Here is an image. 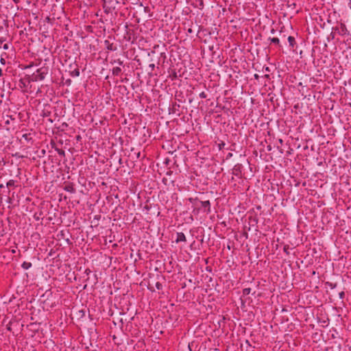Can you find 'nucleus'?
<instances>
[{
	"label": "nucleus",
	"instance_id": "23",
	"mask_svg": "<svg viewBox=\"0 0 351 351\" xmlns=\"http://www.w3.org/2000/svg\"><path fill=\"white\" fill-rule=\"evenodd\" d=\"M9 47H9V45H8V44H7V43L4 44V45H3V49H5V50H8V49H9Z\"/></svg>",
	"mask_w": 351,
	"mask_h": 351
},
{
	"label": "nucleus",
	"instance_id": "29",
	"mask_svg": "<svg viewBox=\"0 0 351 351\" xmlns=\"http://www.w3.org/2000/svg\"><path fill=\"white\" fill-rule=\"evenodd\" d=\"M149 66L152 68V70H153L155 67L154 64H150Z\"/></svg>",
	"mask_w": 351,
	"mask_h": 351
},
{
	"label": "nucleus",
	"instance_id": "40",
	"mask_svg": "<svg viewBox=\"0 0 351 351\" xmlns=\"http://www.w3.org/2000/svg\"><path fill=\"white\" fill-rule=\"evenodd\" d=\"M278 141H279V143H281V144H282V142H283V141H282V139H280V138Z\"/></svg>",
	"mask_w": 351,
	"mask_h": 351
},
{
	"label": "nucleus",
	"instance_id": "25",
	"mask_svg": "<svg viewBox=\"0 0 351 351\" xmlns=\"http://www.w3.org/2000/svg\"><path fill=\"white\" fill-rule=\"evenodd\" d=\"M29 134H25L23 135V138H24L25 140H29Z\"/></svg>",
	"mask_w": 351,
	"mask_h": 351
},
{
	"label": "nucleus",
	"instance_id": "24",
	"mask_svg": "<svg viewBox=\"0 0 351 351\" xmlns=\"http://www.w3.org/2000/svg\"><path fill=\"white\" fill-rule=\"evenodd\" d=\"M115 62H117L119 65H122L123 62L122 60H121L120 59H118L117 60L114 61Z\"/></svg>",
	"mask_w": 351,
	"mask_h": 351
},
{
	"label": "nucleus",
	"instance_id": "14",
	"mask_svg": "<svg viewBox=\"0 0 351 351\" xmlns=\"http://www.w3.org/2000/svg\"><path fill=\"white\" fill-rule=\"evenodd\" d=\"M251 293V289L250 288H245L243 289V295H247Z\"/></svg>",
	"mask_w": 351,
	"mask_h": 351
},
{
	"label": "nucleus",
	"instance_id": "17",
	"mask_svg": "<svg viewBox=\"0 0 351 351\" xmlns=\"http://www.w3.org/2000/svg\"><path fill=\"white\" fill-rule=\"evenodd\" d=\"M56 150L57 151L58 154L60 155V156H64L65 154V152L64 150L61 149H58L56 148Z\"/></svg>",
	"mask_w": 351,
	"mask_h": 351
},
{
	"label": "nucleus",
	"instance_id": "6",
	"mask_svg": "<svg viewBox=\"0 0 351 351\" xmlns=\"http://www.w3.org/2000/svg\"><path fill=\"white\" fill-rule=\"evenodd\" d=\"M64 190L71 193H75V189L73 183H68L64 186Z\"/></svg>",
	"mask_w": 351,
	"mask_h": 351
},
{
	"label": "nucleus",
	"instance_id": "45",
	"mask_svg": "<svg viewBox=\"0 0 351 351\" xmlns=\"http://www.w3.org/2000/svg\"><path fill=\"white\" fill-rule=\"evenodd\" d=\"M9 202H11V198L8 197Z\"/></svg>",
	"mask_w": 351,
	"mask_h": 351
},
{
	"label": "nucleus",
	"instance_id": "41",
	"mask_svg": "<svg viewBox=\"0 0 351 351\" xmlns=\"http://www.w3.org/2000/svg\"><path fill=\"white\" fill-rule=\"evenodd\" d=\"M271 32L272 34H274V33L275 32V30H274V29H272L271 30Z\"/></svg>",
	"mask_w": 351,
	"mask_h": 351
},
{
	"label": "nucleus",
	"instance_id": "37",
	"mask_svg": "<svg viewBox=\"0 0 351 351\" xmlns=\"http://www.w3.org/2000/svg\"><path fill=\"white\" fill-rule=\"evenodd\" d=\"M140 157H141V153H140V152H138V153L137 154V158H139Z\"/></svg>",
	"mask_w": 351,
	"mask_h": 351
},
{
	"label": "nucleus",
	"instance_id": "16",
	"mask_svg": "<svg viewBox=\"0 0 351 351\" xmlns=\"http://www.w3.org/2000/svg\"><path fill=\"white\" fill-rule=\"evenodd\" d=\"M7 34L5 36H0V45H2L7 40Z\"/></svg>",
	"mask_w": 351,
	"mask_h": 351
},
{
	"label": "nucleus",
	"instance_id": "18",
	"mask_svg": "<svg viewBox=\"0 0 351 351\" xmlns=\"http://www.w3.org/2000/svg\"><path fill=\"white\" fill-rule=\"evenodd\" d=\"M283 250L284 252L287 254H289V245H286L284 246V248H283Z\"/></svg>",
	"mask_w": 351,
	"mask_h": 351
},
{
	"label": "nucleus",
	"instance_id": "42",
	"mask_svg": "<svg viewBox=\"0 0 351 351\" xmlns=\"http://www.w3.org/2000/svg\"><path fill=\"white\" fill-rule=\"evenodd\" d=\"M3 185L2 184H0V188H3Z\"/></svg>",
	"mask_w": 351,
	"mask_h": 351
},
{
	"label": "nucleus",
	"instance_id": "8",
	"mask_svg": "<svg viewBox=\"0 0 351 351\" xmlns=\"http://www.w3.org/2000/svg\"><path fill=\"white\" fill-rule=\"evenodd\" d=\"M186 237L183 232H178L177 233V239L176 240V243H179L181 241H186Z\"/></svg>",
	"mask_w": 351,
	"mask_h": 351
},
{
	"label": "nucleus",
	"instance_id": "5",
	"mask_svg": "<svg viewBox=\"0 0 351 351\" xmlns=\"http://www.w3.org/2000/svg\"><path fill=\"white\" fill-rule=\"evenodd\" d=\"M201 206L206 209L207 213H210V202L209 200L200 201Z\"/></svg>",
	"mask_w": 351,
	"mask_h": 351
},
{
	"label": "nucleus",
	"instance_id": "19",
	"mask_svg": "<svg viewBox=\"0 0 351 351\" xmlns=\"http://www.w3.org/2000/svg\"><path fill=\"white\" fill-rule=\"evenodd\" d=\"M156 289H157L158 290H160V289H162V284H161L160 282H157L156 283Z\"/></svg>",
	"mask_w": 351,
	"mask_h": 351
},
{
	"label": "nucleus",
	"instance_id": "21",
	"mask_svg": "<svg viewBox=\"0 0 351 351\" xmlns=\"http://www.w3.org/2000/svg\"><path fill=\"white\" fill-rule=\"evenodd\" d=\"M73 75L75 76H79L80 75V71L78 69H75L73 71Z\"/></svg>",
	"mask_w": 351,
	"mask_h": 351
},
{
	"label": "nucleus",
	"instance_id": "46",
	"mask_svg": "<svg viewBox=\"0 0 351 351\" xmlns=\"http://www.w3.org/2000/svg\"><path fill=\"white\" fill-rule=\"evenodd\" d=\"M192 30L191 29H189V32H191Z\"/></svg>",
	"mask_w": 351,
	"mask_h": 351
},
{
	"label": "nucleus",
	"instance_id": "22",
	"mask_svg": "<svg viewBox=\"0 0 351 351\" xmlns=\"http://www.w3.org/2000/svg\"><path fill=\"white\" fill-rule=\"evenodd\" d=\"M339 298L343 300L345 297V293L344 291H341L339 293Z\"/></svg>",
	"mask_w": 351,
	"mask_h": 351
},
{
	"label": "nucleus",
	"instance_id": "38",
	"mask_svg": "<svg viewBox=\"0 0 351 351\" xmlns=\"http://www.w3.org/2000/svg\"><path fill=\"white\" fill-rule=\"evenodd\" d=\"M0 202H2V197H1V194L0 193Z\"/></svg>",
	"mask_w": 351,
	"mask_h": 351
},
{
	"label": "nucleus",
	"instance_id": "35",
	"mask_svg": "<svg viewBox=\"0 0 351 351\" xmlns=\"http://www.w3.org/2000/svg\"><path fill=\"white\" fill-rule=\"evenodd\" d=\"M3 30V26L0 25V32H2Z\"/></svg>",
	"mask_w": 351,
	"mask_h": 351
},
{
	"label": "nucleus",
	"instance_id": "11",
	"mask_svg": "<svg viewBox=\"0 0 351 351\" xmlns=\"http://www.w3.org/2000/svg\"><path fill=\"white\" fill-rule=\"evenodd\" d=\"M32 266V264L30 262H26V261H24L21 265L23 269H24L25 270L29 269Z\"/></svg>",
	"mask_w": 351,
	"mask_h": 351
},
{
	"label": "nucleus",
	"instance_id": "2",
	"mask_svg": "<svg viewBox=\"0 0 351 351\" xmlns=\"http://www.w3.org/2000/svg\"><path fill=\"white\" fill-rule=\"evenodd\" d=\"M242 169L243 166L241 164H237L234 166L232 169V174L238 178H241L242 176Z\"/></svg>",
	"mask_w": 351,
	"mask_h": 351
},
{
	"label": "nucleus",
	"instance_id": "47",
	"mask_svg": "<svg viewBox=\"0 0 351 351\" xmlns=\"http://www.w3.org/2000/svg\"><path fill=\"white\" fill-rule=\"evenodd\" d=\"M192 200H193V199H192V198H190V199H189V201H190V202H192Z\"/></svg>",
	"mask_w": 351,
	"mask_h": 351
},
{
	"label": "nucleus",
	"instance_id": "31",
	"mask_svg": "<svg viewBox=\"0 0 351 351\" xmlns=\"http://www.w3.org/2000/svg\"><path fill=\"white\" fill-rule=\"evenodd\" d=\"M10 120H9V119L6 120V121H5V123L6 125H9V124H10Z\"/></svg>",
	"mask_w": 351,
	"mask_h": 351
},
{
	"label": "nucleus",
	"instance_id": "10",
	"mask_svg": "<svg viewBox=\"0 0 351 351\" xmlns=\"http://www.w3.org/2000/svg\"><path fill=\"white\" fill-rule=\"evenodd\" d=\"M112 75H113L117 76V75H119L121 73V69L120 67H118V66L114 67V68L112 69Z\"/></svg>",
	"mask_w": 351,
	"mask_h": 351
},
{
	"label": "nucleus",
	"instance_id": "28",
	"mask_svg": "<svg viewBox=\"0 0 351 351\" xmlns=\"http://www.w3.org/2000/svg\"><path fill=\"white\" fill-rule=\"evenodd\" d=\"M19 82H20V84H21L23 85V86H25V84L24 83L23 80L21 79V80H20Z\"/></svg>",
	"mask_w": 351,
	"mask_h": 351
},
{
	"label": "nucleus",
	"instance_id": "39",
	"mask_svg": "<svg viewBox=\"0 0 351 351\" xmlns=\"http://www.w3.org/2000/svg\"><path fill=\"white\" fill-rule=\"evenodd\" d=\"M16 3H18L19 2V0H13Z\"/></svg>",
	"mask_w": 351,
	"mask_h": 351
},
{
	"label": "nucleus",
	"instance_id": "20",
	"mask_svg": "<svg viewBox=\"0 0 351 351\" xmlns=\"http://www.w3.org/2000/svg\"><path fill=\"white\" fill-rule=\"evenodd\" d=\"M207 97V95L205 92H202L200 94H199V97L200 98H202V99H205Z\"/></svg>",
	"mask_w": 351,
	"mask_h": 351
},
{
	"label": "nucleus",
	"instance_id": "30",
	"mask_svg": "<svg viewBox=\"0 0 351 351\" xmlns=\"http://www.w3.org/2000/svg\"><path fill=\"white\" fill-rule=\"evenodd\" d=\"M3 24H4L5 25H6V26H8V21H7L6 20H4V21H3Z\"/></svg>",
	"mask_w": 351,
	"mask_h": 351
},
{
	"label": "nucleus",
	"instance_id": "1",
	"mask_svg": "<svg viewBox=\"0 0 351 351\" xmlns=\"http://www.w3.org/2000/svg\"><path fill=\"white\" fill-rule=\"evenodd\" d=\"M49 68L47 66H42L38 69L32 75H28L29 82H37L43 80L48 74Z\"/></svg>",
	"mask_w": 351,
	"mask_h": 351
},
{
	"label": "nucleus",
	"instance_id": "36",
	"mask_svg": "<svg viewBox=\"0 0 351 351\" xmlns=\"http://www.w3.org/2000/svg\"><path fill=\"white\" fill-rule=\"evenodd\" d=\"M3 75V71L1 69H0V76Z\"/></svg>",
	"mask_w": 351,
	"mask_h": 351
},
{
	"label": "nucleus",
	"instance_id": "4",
	"mask_svg": "<svg viewBox=\"0 0 351 351\" xmlns=\"http://www.w3.org/2000/svg\"><path fill=\"white\" fill-rule=\"evenodd\" d=\"M337 30L338 31V34L340 35H346L349 34L348 31L346 27V25L343 23L340 25L339 27L337 28Z\"/></svg>",
	"mask_w": 351,
	"mask_h": 351
},
{
	"label": "nucleus",
	"instance_id": "7",
	"mask_svg": "<svg viewBox=\"0 0 351 351\" xmlns=\"http://www.w3.org/2000/svg\"><path fill=\"white\" fill-rule=\"evenodd\" d=\"M104 43H105V45L108 50H109V51H116L117 50V47L114 46L113 43H110L109 40H106L104 41Z\"/></svg>",
	"mask_w": 351,
	"mask_h": 351
},
{
	"label": "nucleus",
	"instance_id": "9",
	"mask_svg": "<svg viewBox=\"0 0 351 351\" xmlns=\"http://www.w3.org/2000/svg\"><path fill=\"white\" fill-rule=\"evenodd\" d=\"M288 42L289 44V47L292 49H293L296 46V41L293 36H289L288 37Z\"/></svg>",
	"mask_w": 351,
	"mask_h": 351
},
{
	"label": "nucleus",
	"instance_id": "27",
	"mask_svg": "<svg viewBox=\"0 0 351 351\" xmlns=\"http://www.w3.org/2000/svg\"><path fill=\"white\" fill-rule=\"evenodd\" d=\"M0 62L2 64H5V60L3 58H1Z\"/></svg>",
	"mask_w": 351,
	"mask_h": 351
},
{
	"label": "nucleus",
	"instance_id": "43",
	"mask_svg": "<svg viewBox=\"0 0 351 351\" xmlns=\"http://www.w3.org/2000/svg\"><path fill=\"white\" fill-rule=\"evenodd\" d=\"M271 147L270 146H268V150H271Z\"/></svg>",
	"mask_w": 351,
	"mask_h": 351
},
{
	"label": "nucleus",
	"instance_id": "13",
	"mask_svg": "<svg viewBox=\"0 0 351 351\" xmlns=\"http://www.w3.org/2000/svg\"><path fill=\"white\" fill-rule=\"evenodd\" d=\"M15 182H16V181H15V180H10L7 182L6 185H7V186H8V187L15 186Z\"/></svg>",
	"mask_w": 351,
	"mask_h": 351
},
{
	"label": "nucleus",
	"instance_id": "12",
	"mask_svg": "<svg viewBox=\"0 0 351 351\" xmlns=\"http://www.w3.org/2000/svg\"><path fill=\"white\" fill-rule=\"evenodd\" d=\"M269 40L271 41V43L279 45L280 40L278 38H269Z\"/></svg>",
	"mask_w": 351,
	"mask_h": 351
},
{
	"label": "nucleus",
	"instance_id": "33",
	"mask_svg": "<svg viewBox=\"0 0 351 351\" xmlns=\"http://www.w3.org/2000/svg\"><path fill=\"white\" fill-rule=\"evenodd\" d=\"M258 77H259V75L258 74H254L255 79H258Z\"/></svg>",
	"mask_w": 351,
	"mask_h": 351
},
{
	"label": "nucleus",
	"instance_id": "26",
	"mask_svg": "<svg viewBox=\"0 0 351 351\" xmlns=\"http://www.w3.org/2000/svg\"><path fill=\"white\" fill-rule=\"evenodd\" d=\"M34 218L36 220V221H38L40 219V216L37 215V213H35L34 215Z\"/></svg>",
	"mask_w": 351,
	"mask_h": 351
},
{
	"label": "nucleus",
	"instance_id": "34",
	"mask_svg": "<svg viewBox=\"0 0 351 351\" xmlns=\"http://www.w3.org/2000/svg\"><path fill=\"white\" fill-rule=\"evenodd\" d=\"M224 143H223L222 144H219V149H221V147L224 146Z\"/></svg>",
	"mask_w": 351,
	"mask_h": 351
},
{
	"label": "nucleus",
	"instance_id": "3",
	"mask_svg": "<svg viewBox=\"0 0 351 351\" xmlns=\"http://www.w3.org/2000/svg\"><path fill=\"white\" fill-rule=\"evenodd\" d=\"M111 1L112 0H104L103 8L106 13H109L112 8L114 9V7L111 5Z\"/></svg>",
	"mask_w": 351,
	"mask_h": 351
},
{
	"label": "nucleus",
	"instance_id": "32",
	"mask_svg": "<svg viewBox=\"0 0 351 351\" xmlns=\"http://www.w3.org/2000/svg\"><path fill=\"white\" fill-rule=\"evenodd\" d=\"M348 7L350 8V9L351 10V0L349 1V3H348Z\"/></svg>",
	"mask_w": 351,
	"mask_h": 351
},
{
	"label": "nucleus",
	"instance_id": "15",
	"mask_svg": "<svg viewBox=\"0 0 351 351\" xmlns=\"http://www.w3.org/2000/svg\"><path fill=\"white\" fill-rule=\"evenodd\" d=\"M326 285L332 289H335L337 287V283H333L330 282H326Z\"/></svg>",
	"mask_w": 351,
	"mask_h": 351
},
{
	"label": "nucleus",
	"instance_id": "44",
	"mask_svg": "<svg viewBox=\"0 0 351 351\" xmlns=\"http://www.w3.org/2000/svg\"><path fill=\"white\" fill-rule=\"evenodd\" d=\"M10 119H12V120H14V119H13V118L12 117V116H10Z\"/></svg>",
	"mask_w": 351,
	"mask_h": 351
}]
</instances>
